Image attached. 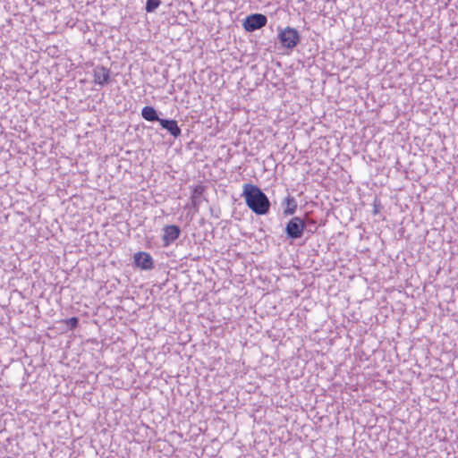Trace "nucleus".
Here are the masks:
<instances>
[{"label":"nucleus","mask_w":458,"mask_h":458,"mask_svg":"<svg viewBox=\"0 0 458 458\" xmlns=\"http://www.w3.org/2000/svg\"><path fill=\"white\" fill-rule=\"evenodd\" d=\"M134 264L143 270H150L153 267V259L150 254L140 251L134 254Z\"/></svg>","instance_id":"nucleus-7"},{"label":"nucleus","mask_w":458,"mask_h":458,"mask_svg":"<svg viewBox=\"0 0 458 458\" xmlns=\"http://www.w3.org/2000/svg\"><path fill=\"white\" fill-rule=\"evenodd\" d=\"M141 116L148 122L157 121L159 123V120L162 119L158 117L157 110L149 106H146L141 109Z\"/></svg>","instance_id":"nucleus-10"},{"label":"nucleus","mask_w":458,"mask_h":458,"mask_svg":"<svg viewBox=\"0 0 458 458\" xmlns=\"http://www.w3.org/2000/svg\"><path fill=\"white\" fill-rule=\"evenodd\" d=\"M305 227L303 219L294 216L287 222L284 232L289 239L296 240L303 235Z\"/></svg>","instance_id":"nucleus-3"},{"label":"nucleus","mask_w":458,"mask_h":458,"mask_svg":"<svg viewBox=\"0 0 458 458\" xmlns=\"http://www.w3.org/2000/svg\"><path fill=\"white\" fill-rule=\"evenodd\" d=\"M203 191L204 188L201 185L195 186L191 191V205L196 211L199 210Z\"/></svg>","instance_id":"nucleus-9"},{"label":"nucleus","mask_w":458,"mask_h":458,"mask_svg":"<svg viewBox=\"0 0 458 458\" xmlns=\"http://www.w3.org/2000/svg\"><path fill=\"white\" fill-rule=\"evenodd\" d=\"M163 232L162 241L164 247L170 246L181 234L180 227L175 225H165L163 228Z\"/></svg>","instance_id":"nucleus-5"},{"label":"nucleus","mask_w":458,"mask_h":458,"mask_svg":"<svg viewBox=\"0 0 458 458\" xmlns=\"http://www.w3.org/2000/svg\"><path fill=\"white\" fill-rule=\"evenodd\" d=\"M284 201L287 205V208L284 209V214L285 216L294 214L297 208V203L294 198L292 196H288Z\"/></svg>","instance_id":"nucleus-11"},{"label":"nucleus","mask_w":458,"mask_h":458,"mask_svg":"<svg viewBox=\"0 0 458 458\" xmlns=\"http://www.w3.org/2000/svg\"><path fill=\"white\" fill-rule=\"evenodd\" d=\"M242 196L248 208L255 214L261 216L268 213L270 208L269 199L256 185L244 184Z\"/></svg>","instance_id":"nucleus-1"},{"label":"nucleus","mask_w":458,"mask_h":458,"mask_svg":"<svg viewBox=\"0 0 458 458\" xmlns=\"http://www.w3.org/2000/svg\"><path fill=\"white\" fill-rule=\"evenodd\" d=\"M278 39L284 47L293 49L300 42V34L296 29L286 27L279 30Z\"/></svg>","instance_id":"nucleus-2"},{"label":"nucleus","mask_w":458,"mask_h":458,"mask_svg":"<svg viewBox=\"0 0 458 458\" xmlns=\"http://www.w3.org/2000/svg\"><path fill=\"white\" fill-rule=\"evenodd\" d=\"M111 72L108 68L98 65L93 69L94 83L101 87L107 84L110 81Z\"/></svg>","instance_id":"nucleus-6"},{"label":"nucleus","mask_w":458,"mask_h":458,"mask_svg":"<svg viewBox=\"0 0 458 458\" xmlns=\"http://www.w3.org/2000/svg\"><path fill=\"white\" fill-rule=\"evenodd\" d=\"M159 123L163 129L166 130L174 138H178L182 134V130L177 124V121L170 119H161Z\"/></svg>","instance_id":"nucleus-8"},{"label":"nucleus","mask_w":458,"mask_h":458,"mask_svg":"<svg viewBox=\"0 0 458 458\" xmlns=\"http://www.w3.org/2000/svg\"><path fill=\"white\" fill-rule=\"evenodd\" d=\"M267 19L264 14L254 13L246 17L243 28L246 31L252 32L266 26Z\"/></svg>","instance_id":"nucleus-4"},{"label":"nucleus","mask_w":458,"mask_h":458,"mask_svg":"<svg viewBox=\"0 0 458 458\" xmlns=\"http://www.w3.org/2000/svg\"><path fill=\"white\" fill-rule=\"evenodd\" d=\"M67 326L71 328H75L78 326L79 320L76 317H72L65 320Z\"/></svg>","instance_id":"nucleus-13"},{"label":"nucleus","mask_w":458,"mask_h":458,"mask_svg":"<svg viewBox=\"0 0 458 458\" xmlns=\"http://www.w3.org/2000/svg\"><path fill=\"white\" fill-rule=\"evenodd\" d=\"M161 4V1L160 0H147V3H146V11L148 13H152L154 12L159 5Z\"/></svg>","instance_id":"nucleus-12"}]
</instances>
